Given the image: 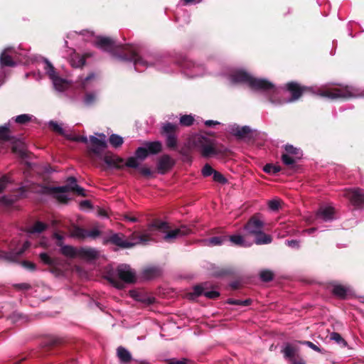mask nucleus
<instances>
[{
    "mask_svg": "<svg viewBox=\"0 0 364 364\" xmlns=\"http://www.w3.org/2000/svg\"><path fill=\"white\" fill-rule=\"evenodd\" d=\"M232 85L241 84L249 87L255 91L263 93L268 101L274 106H280L297 100L302 95L304 87L291 82L286 85L287 91L291 95V97H285V90L276 87L272 82L264 78L255 77L244 69H235L228 75Z\"/></svg>",
    "mask_w": 364,
    "mask_h": 364,
    "instance_id": "1",
    "label": "nucleus"
},
{
    "mask_svg": "<svg viewBox=\"0 0 364 364\" xmlns=\"http://www.w3.org/2000/svg\"><path fill=\"white\" fill-rule=\"evenodd\" d=\"M95 46L104 51L110 53L112 57L119 61L133 63L136 71L142 72L151 66L166 73L172 71V69L167 67L166 59L151 53L142 55L136 46H119L112 38L103 36L97 38Z\"/></svg>",
    "mask_w": 364,
    "mask_h": 364,
    "instance_id": "2",
    "label": "nucleus"
},
{
    "mask_svg": "<svg viewBox=\"0 0 364 364\" xmlns=\"http://www.w3.org/2000/svg\"><path fill=\"white\" fill-rule=\"evenodd\" d=\"M38 63L46 68V58L36 55H30L28 50L21 48L9 47L0 54V70L9 73V68H14L18 64L29 65Z\"/></svg>",
    "mask_w": 364,
    "mask_h": 364,
    "instance_id": "3",
    "label": "nucleus"
},
{
    "mask_svg": "<svg viewBox=\"0 0 364 364\" xmlns=\"http://www.w3.org/2000/svg\"><path fill=\"white\" fill-rule=\"evenodd\" d=\"M105 277L113 287L122 289L125 284L134 283L136 280V272L131 267L126 264H121L116 269L111 266L105 269Z\"/></svg>",
    "mask_w": 364,
    "mask_h": 364,
    "instance_id": "4",
    "label": "nucleus"
},
{
    "mask_svg": "<svg viewBox=\"0 0 364 364\" xmlns=\"http://www.w3.org/2000/svg\"><path fill=\"white\" fill-rule=\"evenodd\" d=\"M45 178L42 176V182L37 183L27 180L24 184L16 191L17 194L4 196L0 198V202L6 206L13 205L17 200L21 198H26L30 193L43 194L46 193V185L44 184Z\"/></svg>",
    "mask_w": 364,
    "mask_h": 364,
    "instance_id": "5",
    "label": "nucleus"
},
{
    "mask_svg": "<svg viewBox=\"0 0 364 364\" xmlns=\"http://www.w3.org/2000/svg\"><path fill=\"white\" fill-rule=\"evenodd\" d=\"M169 228L170 227L168 223L157 220L149 227V228L145 231V233H149L153 239L151 242H154L155 239L153 236V231L157 230L165 233L163 237L165 241L172 242L177 238L188 235L193 232L192 230L186 225H181L174 230H169Z\"/></svg>",
    "mask_w": 364,
    "mask_h": 364,
    "instance_id": "6",
    "label": "nucleus"
},
{
    "mask_svg": "<svg viewBox=\"0 0 364 364\" xmlns=\"http://www.w3.org/2000/svg\"><path fill=\"white\" fill-rule=\"evenodd\" d=\"M153 240L149 233L143 232L138 234L134 232L129 240L125 238V236L121 233H114L107 238L105 242H110L122 248H130L137 245H148Z\"/></svg>",
    "mask_w": 364,
    "mask_h": 364,
    "instance_id": "7",
    "label": "nucleus"
},
{
    "mask_svg": "<svg viewBox=\"0 0 364 364\" xmlns=\"http://www.w3.org/2000/svg\"><path fill=\"white\" fill-rule=\"evenodd\" d=\"M193 142L204 158L220 157L226 151L224 146H218L213 140L201 135L195 136Z\"/></svg>",
    "mask_w": 364,
    "mask_h": 364,
    "instance_id": "8",
    "label": "nucleus"
},
{
    "mask_svg": "<svg viewBox=\"0 0 364 364\" xmlns=\"http://www.w3.org/2000/svg\"><path fill=\"white\" fill-rule=\"evenodd\" d=\"M176 63L180 67L182 73L188 77H200L205 73V68L203 64L196 63L186 57L180 58Z\"/></svg>",
    "mask_w": 364,
    "mask_h": 364,
    "instance_id": "9",
    "label": "nucleus"
},
{
    "mask_svg": "<svg viewBox=\"0 0 364 364\" xmlns=\"http://www.w3.org/2000/svg\"><path fill=\"white\" fill-rule=\"evenodd\" d=\"M319 95L331 100H335L338 98L356 97L360 95V93L354 87L345 86L339 88H330L322 90L319 92Z\"/></svg>",
    "mask_w": 364,
    "mask_h": 364,
    "instance_id": "10",
    "label": "nucleus"
},
{
    "mask_svg": "<svg viewBox=\"0 0 364 364\" xmlns=\"http://www.w3.org/2000/svg\"><path fill=\"white\" fill-rule=\"evenodd\" d=\"M47 75L53 82V87L58 92H63L70 85L71 81L60 77L50 62L47 60Z\"/></svg>",
    "mask_w": 364,
    "mask_h": 364,
    "instance_id": "11",
    "label": "nucleus"
},
{
    "mask_svg": "<svg viewBox=\"0 0 364 364\" xmlns=\"http://www.w3.org/2000/svg\"><path fill=\"white\" fill-rule=\"evenodd\" d=\"M81 35H82L81 33H78L76 31L70 32L67 35V40L65 41V46L70 48L69 41H71L75 38H78L80 37ZM70 50H71V53H70V65L73 68H82L85 63V58L83 56L79 55L78 54H76L75 52V50L73 48H70Z\"/></svg>",
    "mask_w": 364,
    "mask_h": 364,
    "instance_id": "12",
    "label": "nucleus"
},
{
    "mask_svg": "<svg viewBox=\"0 0 364 364\" xmlns=\"http://www.w3.org/2000/svg\"><path fill=\"white\" fill-rule=\"evenodd\" d=\"M344 196L355 209H363L364 208L363 189L358 188H350L346 191Z\"/></svg>",
    "mask_w": 364,
    "mask_h": 364,
    "instance_id": "13",
    "label": "nucleus"
},
{
    "mask_svg": "<svg viewBox=\"0 0 364 364\" xmlns=\"http://www.w3.org/2000/svg\"><path fill=\"white\" fill-rule=\"evenodd\" d=\"M30 242L28 241H26L20 248L16 247L11 249L8 252L0 250V259L9 262H15L17 258L30 247Z\"/></svg>",
    "mask_w": 364,
    "mask_h": 364,
    "instance_id": "14",
    "label": "nucleus"
},
{
    "mask_svg": "<svg viewBox=\"0 0 364 364\" xmlns=\"http://www.w3.org/2000/svg\"><path fill=\"white\" fill-rule=\"evenodd\" d=\"M99 138L95 136H90V141L92 145L90 151L97 156H100L103 150L107 147L106 135L102 133L96 134Z\"/></svg>",
    "mask_w": 364,
    "mask_h": 364,
    "instance_id": "15",
    "label": "nucleus"
},
{
    "mask_svg": "<svg viewBox=\"0 0 364 364\" xmlns=\"http://www.w3.org/2000/svg\"><path fill=\"white\" fill-rule=\"evenodd\" d=\"M130 296L134 300L141 302L145 306L153 304L156 299L150 293L144 290H132L130 291Z\"/></svg>",
    "mask_w": 364,
    "mask_h": 364,
    "instance_id": "16",
    "label": "nucleus"
},
{
    "mask_svg": "<svg viewBox=\"0 0 364 364\" xmlns=\"http://www.w3.org/2000/svg\"><path fill=\"white\" fill-rule=\"evenodd\" d=\"M264 223L255 217L252 218L244 226L247 234L254 235H258L263 230Z\"/></svg>",
    "mask_w": 364,
    "mask_h": 364,
    "instance_id": "17",
    "label": "nucleus"
},
{
    "mask_svg": "<svg viewBox=\"0 0 364 364\" xmlns=\"http://www.w3.org/2000/svg\"><path fill=\"white\" fill-rule=\"evenodd\" d=\"M175 164V161L167 154L161 156L157 162V171L161 174L168 171Z\"/></svg>",
    "mask_w": 364,
    "mask_h": 364,
    "instance_id": "18",
    "label": "nucleus"
},
{
    "mask_svg": "<svg viewBox=\"0 0 364 364\" xmlns=\"http://www.w3.org/2000/svg\"><path fill=\"white\" fill-rule=\"evenodd\" d=\"M334 208L330 205H322L316 213V218L324 222H330L334 220Z\"/></svg>",
    "mask_w": 364,
    "mask_h": 364,
    "instance_id": "19",
    "label": "nucleus"
},
{
    "mask_svg": "<svg viewBox=\"0 0 364 364\" xmlns=\"http://www.w3.org/2000/svg\"><path fill=\"white\" fill-rule=\"evenodd\" d=\"M100 252L92 247H80L78 249V258L91 262L100 257Z\"/></svg>",
    "mask_w": 364,
    "mask_h": 364,
    "instance_id": "20",
    "label": "nucleus"
},
{
    "mask_svg": "<svg viewBox=\"0 0 364 364\" xmlns=\"http://www.w3.org/2000/svg\"><path fill=\"white\" fill-rule=\"evenodd\" d=\"M229 132L237 137L238 139H244L251 133L252 129L249 126L240 127L236 124H230L228 127Z\"/></svg>",
    "mask_w": 364,
    "mask_h": 364,
    "instance_id": "21",
    "label": "nucleus"
},
{
    "mask_svg": "<svg viewBox=\"0 0 364 364\" xmlns=\"http://www.w3.org/2000/svg\"><path fill=\"white\" fill-rule=\"evenodd\" d=\"M331 291L336 296L340 299H346L352 292V289L349 286L333 282L331 284Z\"/></svg>",
    "mask_w": 364,
    "mask_h": 364,
    "instance_id": "22",
    "label": "nucleus"
},
{
    "mask_svg": "<svg viewBox=\"0 0 364 364\" xmlns=\"http://www.w3.org/2000/svg\"><path fill=\"white\" fill-rule=\"evenodd\" d=\"M46 229V225L41 222H36L33 225L27 227L26 232L28 237L38 235Z\"/></svg>",
    "mask_w": 364,
    "mask_h": 364,
    "instance_id": "23",
    "label": "nucleus"
},
{
    "mask_svg": "<svg viewBox=\"0 0 364 364\" xmlns=\"http://www.w3.org/2000/svg\"><path fill=\"white\" fill-rule=\"evenodd\" d=\"M103 160L108 166L112 168H119L123 162L122 159L112 154L105 156Z\"/></svg>",
    "mask_w": 364,
    "mask_h": 364,
    "instance_id": "24",
    "label": "nucleus"
},
{
    "mask_svg": "<svg viewBox=\"0 0 364 364\" xmlns=\"http://www.w3.org/2000/svg\"><path fill=\"white\" fill-rule=\"evenodd\" d=\"M230 241L235 245L247 247L252 245V242H248L240 235H233L230 237Z\"/></svg>",
    "mask_w": 364,
    "mask_h": 364,
    "instance_id": "25",
    "label": "nucleus"
},
{
    "mask_svg": "<svg viewBox=\"0 0 364 364\" xmlns=\"http://www.w3.org/2000/svg\"><path fill=\"white\" fill-rule=\"evenodd\" d=\"M117 353L119 359L122 363H128L132 360V355L129 351L122 346L117 348Z\"/></svg>",
    "mask_w": 364,
    "mask_h": 364,
    "instance_id": "26",
    "label": "nucleus"
},
{
    "mask_svg": "<svg viewBox=\"0 0 364 364\" xmlns=\"http://www.w3.org/2000/svg\"><path fill=\"white\" fill-rule=\"evenodd\" d=\"M54 197L58 201L63 203H66L70 199L68 191L65 189L61 188V187L55 188Z\"/></svg>",
    "mask_w": 364,
    "mask_h": 364,
    "instance_id": "27",
    "label": "nucleus"
},
{
    "mask_svg": "<svg viewBox=\"0 0 364 364\" xmlns=\"http://www.w3.org/2000/svg\"><path fill=\"white\" fill-rule=\"evenodd\" d=\"M159 274H160L159 269H158L157 267H150L145 268L142 271V277L144 279L149 280V279H152L156 277L157 276L159 275Z\"/></svg>",
    "mask_w": 364,
    "mask_h": 364,
    "instance_id": "28",
    "label": "nucleus"
},
{
    "mask_svg": "<svg viewBox=\"0 0 364 364\" xmlns=\"http://www.w3.org/2000/svg\"><path fill=\"white\" fill-rule=\"evenodd\" d=\"M78 249L70 245H63L60 248L62 254L70 258L78 257Z\"/></svg>",
    "mask_w": 364,
    "mask_h": 364,
    "instance_id": "29",
    "label": "nucleus"
},
{
    "mask_svg": "<svg viewBox=\"0 0 364 364\" xmlns=\"http://www.w3.org/2000/svg\"><path fill=\"white\" fill-rule=\"evenodd\" d=\"M11 120H14L15 122L19 124H26L28 122L36 121V117L29 114H22L20 115H18L15 117H13Z\"/></svg>",
    "mask_w": 364,
    "mask_h": 364,
    "instance_id": "30",
    "label": "nucleus"
},
{
    "mask_svg": "<svg viewBox=\"0 0 364 364\" xmlns=\"http://www.w3.org/2000/svg\"><path fill=\"white\" fill-rule=\"evenodd\" d=\"M149 154H156L161 151L162 146L159 141H151L144 144Z\"/></svg>",
    "mask_w": 364,
    "mask_h": 364,
    "instance_id": "31",
    "label": "nucleus"
},
{
    "mask_svg": "<svg viewBox=\"0 0 364 364\" xmlns=\"http://www.w3.org/2000/svg\"><path fill=\"white\" fill-rule=\"evenodd\" d=\"M255 237V242L257 245H267L271 243L272 241V237L269 235L264 233L263 230L260 233H258V235H256Z\"/></svg>",
    "mask_w": 364,
    "mask_h": 364,
    "instance_id": "32",
    "label": "nucleus"
},
{
    "mask_svg": "<svg viewBox=\"0 0 364 364\" xmlns=\"http://www.w3.org/2000/svg\"><path fill=\"white\" fill-rule=\"evenodd\" d=\"M48 125L50 127V129L54 132L60 135H65V130L63 127V123H59L58 122L50 120V122H48Z\"/></svg>",
    "mask_w": 364,
    "mask_h": 364,
    "instance_id": "33",
    "label": "nucleus"
},
{
    "mask_svg": "<svg viewBox=\"0 0 364 364\" xmlns=\"http://www.w3.org/2000/svg\"><path fill=\"white\" fill-rule=\"evenodd\" d=\"M284 357L290 359L291 360H294V357L296 354L297 349L291 344H287L282 350Z\"/></svg>",
    "mask_w": 364,
    "mask_h": 364,
    "instance_id": "34",
    "label": "nucleus"
},
{
    "mask_svg": "<svg viewBox=\"0 0 364 364\" xmlns=\"http://www.w3.org/2000/svg\"><path fill=\"white\" fill-rule=\"evenodd\" d=\"M96 81V76L94 73L90 74L81 82L82 87L85 90L88 89L94 86Z\"/></svg>",
    "mask_w": 364,
    "mask_h": 364,
    "instance_id": "35",
    "label": "nucleus"
},
{
    "mask_svg": "<svg viewBox=\"0 0 364 364\" xmlns=\"http://www.w3.org/2000/svg\"><path fill=\"white\" fill-rule=\"evenodd\" d=\"M284 150L287 152L285 154L294 156L297 159H301V157L302 156L301 151L296 147H294L292 145H285Z\"/></svg>",
    "mask_w": 364,
    "mask_h": 364,
    "instance_id": "36",
    "label": "nucleus"
},
{
    "mask_svg": "<svg viewBox=\"0 0 364 364\" xmlns=\"http://www.w3.org/2000/svg\"><path fill=\"white\" fill-rule=\"evenodd\" d=\"M86 230L85 229L75 227L71 232V236L78 240H83L86 238Z\"/></svg>",
    "mask_w": 364,
    "mask_h": 364,
    "instance_id": "37",
    "label": "nucleus"
},
{
    "mask_svg": "<svg viewBox=\"0 0 364 364\" xmlns=\"http://www.w3.org/2000/svg\"><path fill=\"white\" fill-rule=\"evenodd\" d=\"M329 338L331 341H333L341 347H346L347 342L342 338V336L336 332H333L329 335Z\"/></svg>",
    "mask_w": 364,
    "mask_h": 364,
    "instance_id": "38",
    "label": "nucleus"
},
{
    "mask_svg": "<svg viewBox=\"0 0 364 364\" xmlns=\"http://www.w3.org/2000/svg\"><path fill=\"white\" fill-rule=\"evenodd\" d=\"M109 141L113 147L117 148L123 144L124 140L119 135L112 134L109 138Z\"/></svg>",
    "mask_w": 364,
    "mask_h": 364,
    "instance_id": "39",
    "label": "nucleus"
},
{
    "mask_svg": "<svg viewBox=\"0 0 364 364\" xmlns=\"http://www.w3.org/2000/svg\"><path fill=\"white\" fill-rule=\"evenodd\" d=\"M148 155L149 153L145 146L139 147L135 151V156L141 161L144 160Z\"/></svg>",
    "mask_w": 364,
    "mask_h": 364,
    "instance_id": "40",
    "label": "nucleus"
},
{
    "mask_svg": "<svg viewBox=\"0 0 364 364\" xmlns=\"http://www.w3.org/2000/svg\"><path fill=\"white\" fill-rule=\"evenodd\" d=\"M97 96L95 92H87L85 95L83 102L86 105L90 106L97 100Z\"/></svg>",
    "mask_w": 364,
    "mask_h": 364,
    "instance_id": "41",
    "label": "nucleus"
},
{
    "mask_svg": "<svg viewBox=\"0 0 364 364\" xmlns=\"http://www.w3.org/2000/svg\"><path fill=\"white\" fill-rule=\"evenodd\" d=\"M166 143L168 148L175 149L177 145V139L175 134L166 135Z\"/></svg>",
    "mask_w": 364,
    "mask_h": 364,
    "instance_id": "42",
    "label": "nucleus"
},
{
    "mask_svg": "<svg viewBox=\"0 0 364 364\" xmlns=\"http://www.w3.org/2000/svg\"><path fill=\"white\" fill-rule=\"evenodd\" d=\"M205 287L203 285H196L193 288V291L191 294V298L198 297L201 295H204Z\"/></svg>",
    "mask_w": 364,
    "mask_h": 364,
    "instance_id": "43",
    "label": "nucleus"
},
{
    "mask_svg": "<svg viewBox=\"0 0 364 364\" xmlns=\"http://www.w3.org/2000/svg\"><path fill=\"white\" fill-rule=\"evenodd\" d=\"M194 122V117L191 114H185L181 117L180 124L183 126H191Z\"/></svg>",
    "mask_w": 364,
    "mask_h": 364,
    "instance_id": "44",
    "label": "nucleus"
},
{
    "mask_svg": "<svg viewBox=\"0 0 364 364\" xmlns=\"http://www.w3.org/2000/svg\"><path fill=\"white\" fill-rule=\"evenodd\" d=\"M298 159L295 156L289 154H282V162L287 166L294 165Z\"/></svg>",
    "mask_w": 364,
    "mask_h": 364,
    "instance_id": "45",
    "label": "nucleus"
},
{
    "mask_svg": "<svg viewBox=\"0 0 364 364\" xmlns=\"http://www.w3.org/2000/svg\"><path fill=\"white\" fill-rule=\"evenodd\" d=\"M12 183L11 179L8 176H3L0 178V192L6 189Z\"/></svg>",
    "mask_w": 364,
    "mask_h": 364,
    "instance_id": "46",
    "label": "nucleus"
},
{
    "mask_svg": "<svg viewBox=\"0 0 364 364\" xmlns=\"http://www.w3.org/2000/svg\"><path fill=\"white\" fill-rule=\"evenodd\" d=\"M264 171L267 173L274 174L280 171V167L279 166L267 164L264 166Z\"/></svg>",
    "mask_w": 364,
    "mask_h": 364,
    "instance_id": "47",
    "label": "nucleus"
},
{
    "mask_svg": "<svg viewBox=\"0 0 364 364\" xmlns=\"http://www.w3.org/2000/svg\"><path fill=\"white\" fill-rule=\"evenodd\" d=\"M176 129V125L173 124L171 123L167 122L164 124L162 127V130L164 134H173L174 131Z\"/></svg>",
    "mask_w": 364,
    "mask_h": 364,
    "instance_id": "48",
    "label": "nucleus"
},
{
    "mask_svg": "<svg viewBox=\"0 0 364 364\" xmlns=\"http://www.w3.org/2000/svg\"><path fill=\"white\" fill-rule=\"evenodd\" d=\"M213 179L215 182L219 183L220 184H225L228 182L226 178L217 171H215L213 173Z\"/></svg>",
    "mask_w": 364,
    "mask_h": 364,
    "instance_id": "49",
    "label": "nucleus"
},
{
    "mask_svg": "<svg viewBox=\"0 0 364 364\" xmlns=\"http://www.w3.org/2000/svg\"><path fill=\"white\" fill-rule=\"evenodd\" d=\"M75 183H77V180L75 177H69L67 180V184L65 186H61V188L65 189L68 192L71 191H73L75 188L74 185Z\"/></svg>",
    "mask_w": 364,
    "mask_h": 364,
    "instance_id": "50",
    "label": "nucleus"
},
{
    "mask_svg": "<svg viewBox=\"0 0 364 364\" xmlns=\"http://www.w3.org/2000/svg\"><path fill=\"white\" fill-rule=\"evenodd\" d=\"M9 123L0 127V139H8L9 134Z\"/></svg>",
    "mask_w": 364,
    "mask_h": 364,
    "instance_id": "51",
    "label": "nucleus"
},
{
    "mask_svg": "<svg viewBox=\"0 0 364 364\" xmlns=\"http://www.w3.org/2000/svg\"><path fill=\"white\" fill-rule=\"evenodd\" d=\"M260 279L264 282H269L273 279V273L269 270H262L259 273Z\"/></svg>",
    "mask_w": 364,
    "mask_h": 364,
    "instance_id": "52",
    "label": "nucleus"
},
{
    "mask_svg": "<svg viewBox=\"0 0 364 364\" xmlns=\"http://www.w3.org/2000/svg\"><path fill=\"white\" fill-rule=\"evenodd\" d=\"M215 170H214L211 166L208 164H206L204 165V166L203 167L202 170H201V173H202V175L204 176V177H208V176H213V173L215 172Z\"/></svg>",
    "mask_w": 364,
    "mask_h": 364,
    "instance_id": "53",
    "label": "nucleus"
},
{
    "mask_svg": "<svg viewBox=\"0 0 364 364\" xmlns=\"http://www.w3.org/2000/svg\"><path fill=\"white\" fill-rule=\"evenodd\" d=\"M136 157L131 156L128 158L126 162V166L130 168H138L139 164L137 161Z\"/></svg>",
    "mask_w": 364,
    "mask_h": 364,
    "instance_id": "54",
    "label": "nucleus"
},
{
    "mask_svg": "<svg viewBox=\"0 0 364 364\" xmlns=\"http://www.w3.org/2000/svg\"><path fill=\"white\" fill-rule=\"evenodd\" d=\"M100 235V231L97 228H93L91 230H86V238L90 237L95 239Z\"/></svg>",
    "mask_w": 364,
    "mask_h": 364,
    "instance_id": "55",
    "label": "nucleus"
},
{
    "mask_svg": "<svg viewBox=\"0 0 364 364\" xmlns=\"http://www.w3.org/2000/svg\"><path fill=\"white\" fill-rule=\"evenodd\" d=\"M224 238L221 237H213L208 240V243L211 245H220L223 244Z\"/></svg>",
    "mask_w": 364,
    "mask_h": 364,
    "instance_id": "56",
    "label": "nucleus"
},
{
    "mask_svg": "<svg viewBox=\"0 0 364 364\" xmlns=\"http://www.w3.org/2000/svg\"><path fill=\"white\" fill-rule=\"evenodd\" d=\"M220 295L219 292L215 290L208 291L205 289L204 296L209 299H215Z\"/></svg>",
    "mask_w": 364,
    "mask_h": 364,
    "instance_id": "57",
    "label": "nucleus"
},
{
    "mask_svg": "<svg viewBox=\"0 0 364 364\" xmlns=\"http://www.w3.org/2000/svg\"><path fill=\"white\" fill-rule=\"evenodd\" d=\"M269 208L273 211H276L279 208V201L277 200H271L268 203Z\"/></svg>",
    "mask_w": 364,
    "mask_h": 364,
    "instance_id": "58",
    "label": "nucleus"
},
{
    "mask_svg": "<svg viewBox=\"0 0 364 364\" xmlns=\"http://www.w3.org/2000/svg\"><path fill=\"white\" fill-rule=\"evenodd\" d=\"M22 267H23L25 269H28L30 271H34L36 269V264L33 262H31L29 261H23L21 262Z\"/></svg>",
    "mask_w": 364,
    "mask_h": 364,
    "instance_id": "59",
    "label": "nucleus"
},
{
    "mask_svg": "<svg viewBox=\"0 0 364 364\" xmlns=\"http://www.w3.org/2000/svg\"><path fill=\"white\" fill-rule=\"evenodd\" d=\"M286 245L290 247L298 249L299 247V242L296 240H287Z\"/></svg>",
    "mask_w": 364,
    "mask_h": 364,
    "instance_id": "60",
    "label": "nucleus"
},
{
    "mask_svg": "<svg viewBox=\"0 0 364 364\" xmlns=\"http://www.w3.org/2000/svg\"><path fill=\"white\" fill-rule=\"evenodd\" d=\"M29 75H33V78L36 80H41L43 78V73H41L40 72H33L32 73H26V77H28Z\"/></svg>",
    "mask_w": 364,
    "mask_h": 364,
    "instance_id": "61",
    "label": "nucleus"
},
{
    "mask_svg": "<svg viewBox=\"0 0 364 364\" xmlns=\"http://www.w3.org/2000/svg\"><path fill=\"white\" fill-rule=\"evenodd\" d=\"M74 185H75V186L73 188H75V189L73 191L76 192L77 194L79 196H85V189L79 186L77 183H74Z\"/></svg>",
    "mask_w": 364,
    "mask_h": 364,
    "instance_id": "62",
    "label": "nucleus"
},
{
    "mask_svg": "<svg viewBox=\"0 0 364 364\" xmlns=\"http://www.w3.org/2000/svg\"><path fill=\"white\" fill-rule=\"evenodd\" d=\"M303 344L307 346L308 347H309L310 348L313 349L314 350H315L316 352L321 351V349L317 346H316L314 343H313L311 341H304V342H303Z\"/></svg>",
    "mask_w": 364,
    "mask_h": 364,
    "instance_id": "63",
    "label": "nucleus"
},
{
    "mask_svg": "<svg viewBox=\"0 0 364 364\" xmlns=\"http://www.w3.org/2000/svg\"><path fill=\"white\" fill-rule=\"evenodd\" d=\"M9 74V73H7L5 70H0V86H1L4 83Z\"/></svg>",
    "mask_w": 364,
    "mask_h": 364,
    "instance_id": "64",
    "label": "nucleus"
}]
</instances>
